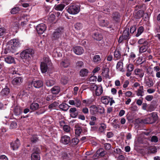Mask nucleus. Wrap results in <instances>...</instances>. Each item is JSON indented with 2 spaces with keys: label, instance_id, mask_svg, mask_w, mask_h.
<instances>
[{
  "label": "nucleus",
  "instance_id": "23",
  "mask_svg": "<svg viewBox=\"0 0 160 160\" xmlns=\"http://www.w3.org/2000/svg\"><path fill=\"white\" fill-rule=\"evenodd\" d=\"M22 78L21 77H18L15 78L12 81V83L14 85L19 84L22 82Z\"/></svg>",
  "mask_w": 160,
  "mask_h": 160
},
{
  "label": "nucleus",
  "instance_id": "47",
  "mask_svg": "<svg viewBox=\"0 0 160 160\" xmlns=\"http://www.w3.org/2000/svg\"><path fill=\"white\" fill-rule=\"evenodd\" d=\"M59 104L58 102H54L53 103L50 104L48 106V108H53L56 107L57 106H58Z\"/></svg>",
  "mask_w": 160,
  "mask_h": 160
},
{
  "label": "nucleus",
  "instance_id": "13",
  "mask_svg": "<svg viewBox=\"0 0 160 160\" xmlns=\"http://www.w3.org/2000/svg\"><path fill=\"white\" fill-rule=\"evenodd\" d=\"M70 142V138L69 137L65 135L61 137V142L65 144H68Z\"/></svg>",
  "mask_w": 160,
  "mask_h": 160
},
{
  "label": "nucleus",
  "instance_id": "43",
  "mask_svg": "<svg viewBox=\"0 0 160 160\" xmlns=\"http://www.w3.org/2000/svg\"><path fill=\"white\" fill-rule=\"evenodd\" d=\"M38 140V138L35 135L32 136L30 139V141L32 143H36Z\"/></svg>",
  "mask_w": 160,
  "mask_h": 160
},
{
  "label": "nucleus",
  "instance_id": "50",
  "mask_svg": "<svg viewBox=\"0 0 160 160\" xmlns=\"http://www.w3.org/2000/svg\"><path fill=\"white\" fill-rule=\"evenodd\" d=\"M17 126V123L16 122H12L10 124V128L12 129L15 128H16Z\"/></svg>",
  "mask_w": 160,
  "mask_h": 160
},
{
  "label": "nucleus",
  "instance_id": "2",
  "mask_svg": "<svg viewBox=\"0 0 160 160\" xmlns=\"http://www.w3.org/2000/svg\"><path fill=\"white\" fill-rule=\"evenodd\" d=\"M34 53V51L32 49H26L21 52L20 56L23 59L24 62L28 63L31 58L32 57V55Z\"/></svg>",
  "mask_w": 160,
  "mask_h": 160
},
{
  "label": "nucleus",
  "instance_id": "5",
  "mask_svg": "<svg viewBox=\"0 0 160 160\" xmlns=\"http://www.w3.org/2000/svg\"><path fill=\"white\" fill-rule=\"evenodd\" d=\"M89 88L91 91L95 90L96 94L97 96L101 95L102 92L103 90L102 87H98L97 85L92 84L90 85Z\"/></svg>",
  "mask_w": 160,
  "mask_h": 160
},
{
  "label": "nucleus",
  "instance_id": "57",
  "mask_svg": "<svg viewBox=\"0 0 160 160\" xmlns=\"http://www.w3.org/2000/svg\"><path fill=\"white\" fill-rule=\"evenodd\" d=\"M109 72V69L108 68H104L103 70L102 73H105L106 75L108 74Z\"/></svg>",
  "mask_w": 160,
  "mask_h": 160
},
{
  "label": "nucleus",
  "instance_id": "52",
  "mask_svg": "<svg viewBox=\"0 0 160 160\" xmlns=\"http://www.w3.org/2000/svg\"><path fill=\"white\" fill-rule=\"evenodd\" d=\"M79 141V139L77 138H74L72 140V142L74 145H77Z\"/></svg>",
  "mask_w": 160,
  "mask_h": 160
},
{
  "label": "nucleus",
  "instance_id": "63",
  "mask_svg": "<svg viewBox=\"0 0 160 160\" xmlns=\"http://www.w3.org/2000/svg\"><path fill=\"white\" fill-rule=\"evenodd\" d=\"M44 62H45L47 63V64L48 63H49V64L51 63V61L49 60V58L47 57L44 58Z\"/></svg>",
  "mask_w": 160,
  "mask_h": 160
},
{
  "label": "nucleus",
  "instance_id": "15",
  "mask_svg": "<svg viewBox=\"0 0 160 160\" xmlns=\"http://www.w3.org/2000/svg\"><path fill=\"white\" fill-rule=\"evenodd\" d=\"M40 68L42 72L45 73L48 68L47 64L45 62H41L40 65Z\"/></svg>",
  "mask_w": 160,
  "mask_h": 160
},
{
  "label": "nucleus",
  "instance_id": "16",
  "mask_svg": "<svg viewBox=\"0 0 160 160\" xmlns=\"http://www.w3.org/2000/svg\"><path fill=\"white\" fill-rule=\"evenodd\" d=\"M70 106H68L65 103H62L59 105V108L62 111H67Z\"/></svg>",
  "mask_w": 160,
  "mask_h": 160
},
{
  "label": "nucleus",
  "instance_id": "51",
  "mask_svg": "<svg viewBox=\"0 0 160 160\" xmlns=\"http://www.w3.org/2000/svg\"><path fill=\"white\" fill-rule=\"evenodd\" d=\"M151 141L152 142H157L158 141V138L157 136H153L151 138Z\"/></svg>",
  "mask_w": 160,
  "mask_h": 160
},
{
  "label": "nucleus",
  "instance_id": "4",
  "mask_svg": "<svg viewBox=\"0 0 160 160\" xmlns=\"http://www.w3.org/2000/svg\"><path fill=\"white\" fill-rule=\"evenodd\" d=\"M64 31V28L62 27H59L55 29L52 36L53 40L58 39L61 37Z\"/></svg>",
  "mask_w": 160,
  "mask_h": 160
},
{
  "label": "nucleus",
  "instance_id": "3",
  "mask_svg": "<svg viewBox=\"0 0 160 160\" xmlns=\"http://www.w3.org/2000/svg\"><path fill=\"white\" fill-rule=\"evenodd\" d=\"M158 118L157 113L153 112L150 114L147 118L144 119H142L139 122L144 124H152L157 121Z\"/></svg>",
  "mask_w": 160,
  "mask_h": 160
},
{
  "label": "nucleus",
  "instance_id": "35",
  "mask_svg": "<svg viewBox=\"0 0 160 160\" xmlns=\"http://www.w3.org/2000/svg\"><path fill=\"white\" fill-rule=\"evenodd\" d=\"M144 30V28L142 26L139 27L138 29L137 32L135 35L136 37H138L143 32Z\"/></svg>",
  "mask_w": 160,
  "mask_h": 160
},
{
  "label": "nucleus",
  "instance_id": "32",
  "mask_svg": "<svg viewBox=\"0 0 160 160\" xmlns=\"http://www.w3.org/2000/svg\"><path fill=\"white\" fill-rule=\"evenodd\" d=\"M144 92L143 86H142L139 87V88L138 90L137 95L138 96H142V93Z\"/></svg>",
  "mask_w": 160,
  "mask_h": 160
},
{
  "label": "nucleus",
  "instance_id": "45",
  "mask_svg": "<svg viewBox=\"0 0 160 160\" xmlns=\"http://www.w3.org/2000/svg\"><path fill=\"white\" fill-rule=\"evenodd\" d=\"M82 131V128L80 127H78L75 129V134L78 136H79Z\"/></svg>",
  "mask_w": 160,
  "mask_h": 160
},
{
  "label": "nucleus",
  "instance_id": "55",
  "mask_svg": "<svg viewBox=\"0 0 160 160\" xmlns=\"http://www.w3.org/2000/svg\"><path fill=\"white\" fill-rule=\"evenodd\" d=\"M136 26H133L130 28V31L131 33H133L136 31Z\"/></svg>",
  "mask_w": 160,
  "mask_h": 160
},
{
  "label": "nucleus",
  "instance_id": "27",
  "mask_svg": "<svg viewBox=\"0 0 160 160\" xmlns=\"http://www.w3.org/2000/svg\"><path fill=\"white\" fill-rule=\"evenodd\" d=\"M88 73V70L85 68L82 69L80 71V75L82 77L86 76Z\"/></svg>",
  "mask_w": 160,
  "mask_h": 160
},
{
  "label": "nucleus",
  "instance_id": "37",
  "mask_svg": "<svg viewBox=\"0 0 160 160\" xmlns=\"http://www.w3.org/2000/svg\"><path fill=\"white\" fill-rule=\"evenodd\" d=\"M31 160H40L39 155L32 154L31 155Z\"/></svg>",
  "mask_w": 160,
  "mask_h": 160
},
{
  "label": "nucleus",
  "instance_id": "56",
  "mask_svg": "<svg viewBox=\"0 0 160 160\" xmlns=\"http://www.w3.org/2000/svg\"><path fill=\"white\" fill-rule=\"evenodd\" d=\"M98 112L100 114L103 113L104 112V109L102 107H98Z\"/></svg>",
  "mask_w": 160,
  "mask_h": 160
},
{
  "label": "nucleus",
  "instance_id": "59",
  "mask_svg": "<svg viewBox=\"0 0 160 160\" xmlns=\"http://www.w3.org/2000/svg\"><path fill=\"white\" fill-rule=\"evenodd\" d=\"M145 42H148L147 41H145L144 39L143 38H142L139 39L138 42V43L139 44H143V45H145Z\"/></svg>",
  "mask_w": 160,
  "mask_h": 160
},
{
  "label": "nucleus",
  "instance_id": "53",
  "mask_svg": "<svg viewBox=\"0 0 160 160\" xmlns=\"http://www.w3.org/2000/svg\"><path fill=\"white\" fill-rule=\"evenodd\" d=\"M154 105L152 104H151L148 107L147 110L148 112H151L154 110Z\"/></svg>",
  "mask_w": 160,
  "mask_h": 160
},
{
  "label": "nucleus",
  "instance_id": "1",
  "mask_svg": "<svg viewBox=\"0 0 160 160\" xmlns=\"http://www.w3.org/2000/svg\"><path fill=\"white\" fill-rule=\"evenodd\" d=\"M19 45V42L16 39L11 40L7 43L5 49L7 52L18 54L16 53L17 47Z\"/></svg>",
  "mask_w": 160,
  "mask_h": 160
},
{
  "label": "nucleus",
  "instance_id": "22",
  "mask_svg": "<svg viewBox=\"0 0 160 160\" xmlns=\"http://www.w3.org/2000/svg\"><path fill=\"white\" fill-rule=\"evenodd\" d=\"M98 108L95 105H92L90 107V112L92 115L98 112Z\"/></svg>",
  "mask_w": 160,
  "mask_h": 160
},
{
  "label": "nucleus",
  "instance_id": "46",
  "mask_svg": "<svg viewBox=\"0 0 160 160\" xmlns=\"http://www.w3.org/2000/svg\"><path fill=\"white\" fill-rule=\"evenodd\" d=\"M19 10V8L18 7H14L11 10V12L12 14H15L17 13Z\"/></svg>",
  "mask_w": 160,
  "mask_h": 160
},
{
  "label": "nucleus",
  "instance_id": "58",
  "mask_svg": "<svg viewBox=\"0 0 160 160\" xmlns=\"http://www.w3.org/2000/svg\"><path fill=\"white\" fill-rule=\"evenodd\" d=\"M106 128V125L104 123H101V126L99 128V129L101 130V132H102L104 129Z\"/></svg>",
  "mask_w": 160,
  "mask_h": 160
},
{
  "label": "nucleus",
  "instance_id": "38",
  "mask_svg": "<svg viewBox=\"0 0 160 160\" xmlns=\"http://www.w3.org/2000/svg\"><path fill=\"white\" fill-rule=\"evenodd\" d=\"M146 85L149 87L152 86L153 85V82L152 79L148 78L145 82Z\"/></svg>",
  "mask_w": 160,
  "mask_h": 160
},
{
  "label": "nucleus",
  "instance_id": "31",
  "mask_svg": "<svg viewBox=\"0 0 160 160\" xmlns=\"http://www.w3.org/2000/svg\"><path fill=\"white\" fill-rule=\"evenodd\" d=\"M60 90V88L58 86L54 87L52 89L51 91L53 94H58Z\"/></svg>",
  "mask_w": 160,
  "mask_h": 160
},
{
  "label": "nucleus",
  "instance_id": "20",
  "mask_svg": "<svg viewBox=\"0 0 160 160\" xmlns=\"http://www.w3.org/2000/svg\"><path fill=\"white\" fill-rule=\"evenodd\" d=\"M148 42H145V45H143L139 48V52L140 53L144 52L147 51L148 48Z\"/></svg>",
  "mask_w": 160,
  "mask_h": 160
},
{
  "label": "nucleus",
  "instance_id": "10",
  "mask_svg": "<svg viewBox=\"0 0 160 160\" xmlns=\"http://www.w3.org/2000/svg\"><path fill=\"white\" fill-rule=\"evenodd\" d=\"M73 51L77 55H80L84 52L82 48L80 46H76L73 48Z\"/></svg>",
  "mask_w": 160,
  "mask_h": 160
},
{
  "label": "nucleus",
  "instance_id": "42",
  "mask_svg": "<svg viewBox=\"0 0 160 160\" xmlns=\"http://www.w3.org/2000/svg\"><path fill=\"white\" fill-rule=\"evenodd\" d=\"M101 102L105 104H108L109 102V100L106 97H102L101 98Z\"/></svg>",
  "mask_w": 160,
  "mask_h": 160
},
{
  "label": "nucleus",
  "instance_id": "6",
  "mask_svg": "<svg viewBox=\"0 0 160 160\" xmlns=\"http://www.w3.org/2000/svg\"><path fill=\"white\" fill-rule=\"evenodd\" d=\"M79 11V7L76 5L69 6L67 9V11L69 13L72 14H75L78 13Z\"/></svg>",
  "mask_w": 160,
  "mask_h": 160
},
{
  "label": "nucleus",
  "instance_id": "61",
  "mask_svg": "<svg viewBox=\"0 0 160 160\" xmlns=\"http://www.w3.org/2000/svg\"><path fill=\"white\" fill-rule=\"evenodd\" d=\"M129 108L132 111H135L137 110L138 108L136 105L131 106Z\"/></svg>",
  "mask_w": 160,
  "mask_h": 160
},
{
  "label": "nucleus",
  "instance_id": "64",
  "mask_svg": "<svg viewBox=\"0 0 160 160\" xmlns=\"http://www.w3.org/2000/svg\"><path fill=\"white\" fill-rule=\"evenodd\" d=\"M153 96L152 95H148L147 96L145 99L148 101H151L153 98Z\"/></svg>",
  "mask_w": 160,
  "mask_h": 160
},
{
  "label": "nucleus",
  "instance_id": "24",
  "mask_svg": "<svg viewBox=\"0 0 160 160\" xmlns=\"http://www.w3.org/2000/svg\"><path fill=\"white\" fill-rule=\"evenodd\" d=\"M9 89L8 88H6L3 89L1 92V95L6 97L9 93Z\"/></svg>",
  "mask_w": 160,
  "mask_h": 160
},
{
  "label": "nucleus",
  "instance_id": "11",
  "mask_svg": "<svg viewBox=\"0 0 160 160\" xmlns=\"http://www.w3.org/2000/svg\"><path fill=\"white\" fill-rule=\"evenodd\" d=\"M31 84L36 88H39L43 86V83L41 81L39 80L32 81Z\"/></svg>",
  "mask_w": 160,
  "mask_h": 160
},
{
  "label": "nucleus",
  "instance_id": "33",
  "mask_svg": "<svg viewBox=\"0 0 160 160\" xmlns=\"http://www.w3.org/2000/svg\"><path fill=\"white\" fill-rule=\"evenodd\" d=\"M123 63L122 62H118L117 65V68L121 71L123 72L124 70H123Z\"/></svg>",
  "mask_w": 160,
  "mask_h": 160
},
{
  "label": "nucleus",
  "instance_id": "54",
  "mask_svg": "<svg viewBox=\"0 0 160 160\" xmlns=\"http://www.w3.org/2000/svg\"><path fill=\"white\" fill-rule=\"evenodd\" d=\"M75 28L77 30H80L82 27V24L80 23H77L74 25Z\"/></svg>",
  "mask_w": 160,
  "mask_h": 160
},
{
  "label": "nucleus",
  "instance_id": "26",
  "mask_svg": "<svg viewBox=\"0 0 160 160\" xmlns=\"http://www.w3.org/2000/svg\"><path fill=\"white\" fill-rule=\"evenodd\" d=\"M134 72L136 75H138L139 77L142 78L144 75V73L141 69L137 68L134 70Z\"/></svg>",
  "mask_w": 160,
  "mask_h": 160
},
{
  "label": "nucleus",
  "instance_id": "40",
  "mask_svg": "<svg viewBox=\"0 0 160 160\" xmlns=\"http://www.w3.org/2000/svg\"><path fill=\"white\" fill-rule=\"evenodd\" d=\"M148 152L152 153H155L157 152V149L155 146H152L148 149Z\"/></svg>",
  "mask_w": 160,
  "mask_h": 160
},
{
  "label": "nucleus",
  "instance_id": "17",
  "mask_svg": "<svg viewBox=\"0 0 160 160\" xmlns=\"http://www.w3.org/2000/svg\"><path fill=\"white\" fill-rule=\"evenodd\" d=\"M106 152L105 151H104L102 149H100L97 151L96 152V156H98L99 158L102 157H104L106 155Z\"/></svg>",
  "mask_w": 160,
  "mask_h": 160
},
{
  "label": "nucleus",
  "instance_id": "9",
  "mask_svg": "<svg viewBox=\"0 0 160 160\" xmlns=\"http://www.w3.org/2000/svg\"><path fill=\"white\" fill-rule=\"evenodd\" d=\"M99 23L100 25L102 27H107L108 25V22L103 19L102 17L99 16L98 17Z\"/></svg>",
  "mask_w": 160,
  "mask_h": 160
},
{
  "label": "nucleus",
  "instance_id": "39",
  "mask_svg": "<svg viewBox=\"0 0 160 160\" xmlns=\"http://www.w3.org/2000/svg\"><path fill=\"white\" fill-rule=\"evenodd\" d=\"M114 57L117 59H119L121 58V53L119 50H115L114 52Z\"/></svg>",
  "mask_w": 160,
  "mask_h": 160
},
{
  "label": "nucleus",
  "instance_id": "7",
  "mask_svg": "<svg viewBox=\"0 0 160 160\" xmlns=\"http://www.w3.org/2000/svg\"><path fill=\"white\" fill-rule=\"evenodd\" d=\"M46 28V27L45 24L41 23L37 25L36 29L38 34H42L44 32Z\"/></svg>",
  "mask_w": 160,
  "mask_h": 160
},
{
  "label": "nucleus",
  "instance_id": "49",
  "mask_svg": "<svg viewBox=\"0 0 160 160\" xmlns=\"http://www.w3.org/2000/svg\"><path fill=\"white\" fill-rule=\"evenodd\" d=\"M127 71L128 72L132 71L134 69V66L132 64H129L127 67Z\"/></svg>",
  "mask_w": 160,
  "mask_h": 160
},
{
  "label": "nucleus",
  "instance_id": "21",
  "mask_svg": "<svg viewBox=\"0 0 160 160\" xmlns=\"http://www.w3.org/2000/svg\"><path fill=\"white\" fill-rule=\"evenodd\" d=\"M70 64V61L68 59H65L62 61L61 62V66L64 68H67L69 66Z\"/></svg>",
  "mask_w": 160,
  "mask_h": 160
},
{
  "label": "nucleus",
  "instance_id": "28",
  "mask_svg": "<svg viewBox=\"0 0 160 160\" xmlns=\"http://www.w3.org/2000/svg\"><path fill=\"white\" fill-rule=\"evenodd\" d=\"M93 38L96 40L101 41L102 38V35L98 33H94L92 36Z\"/></svg>",
  "mask_w": 160,
  "mask_h": 160
},
{
  "label": "nucleus",
  "instance_id": "44",
  "mask_svg": "<svg viewBox=\"0 0 160 160\" xmlns=\"http://www.w3.org/2000/svg\"><path fill=\"white\" fill-rule=\"evenodd\" d=\"M93 60L94 62L98 63L101 60L100 56L98 55H95L93 58Z\"/></svg>",
  "mask_w": 160,
  "mask_h": 160
},
{
  "label": "nucleus",
  "instance_id": "48",
  "mask_svg": "<svg viewBox=\"0 0 160 160\" xmlns=\"http://www.w3.org/2000/svg\"><path fill=\"white\" fill-rule=\"evenodd\" d=\"M83 66V63L82 61H79L76 64L77 68H79L82 67Z\"/></svg>",
  "mask_w": 160,
  "mask_h": 160
},
{
  "label": "nucleus",
  "instance_id": "25",
  "mask_svg": "<svg viewBox=\"0 0 160 160\" xmlns=\"http://www.w3.org/2000/svg\"><path fill=\"white\" fill-rule=\"evenodd\" d=\"M14 112L15 115H19L21 113L22 110L20 107L16 106L14 108Z\"/></svg>",
  "mask_w": 160,
  "mask_h": 160
},
{
  "label": "nucleus",
  "instance_id": "62",
  "mask_svg": "<svg viewBox=\"0 0 160 160\" xmlns=\"http://www.w3.org/2000/svg\"><path fill=\"white\" fill-rule=\"evenodd\" d=\"M63 129L64 131L67 132H68L69 131V127L67 125H64L63 127Z\"/></svg>",
  "mask_w": 160,
  "mask_h": 160
},
{
  "label": "nucleus",
  "instance_id": "12",
  "mask_svg": "<svg viewBox=\"0 0 160 160\" xmlns=\"http://www.w3.org/2000/svg\"><path fill=\"white\" fill-rule=\"evenodd\" d=\"M69 112L71 113L70 116L72 118L76 117L78 114V112L75 108H71L69 110Z\"/></svg>",
  "mask_w": 160,
  "mask_h": 160
},
{
  "label": "nucleus",
  "instance_id": "36",
  "mask_svg": "<svg viewBox=\"0 0 160 160\" xmlns=\"http://www.w3.org/2000/svg\"><path fill=\"white\" fill-rule=\"evenodd\" d=\"M55 83L54 81L52 80H47L46 81V84L48 87H50L53 85Z\"/></svg>",
  "mask_w": 160,
  "mask_h": 160
},
{
  "label": "nucleus",
  "instance_id": "41",
  "mask_svg": "<svg viewBox=\"0 0 160 160\" xmlns=\"http://www.w3.org/2000/svg\"><path fill=\"white\" fill-rule=\"evenodd\" d=\"M144 13V11L140 10L137 12L136 13V15L138 18H140L143 16Z\"/></svg>",
  "mask_w": 160,
  "mask_h": 160
},
{
  "label": "nucleus",
  "instance_id": "14",
  "mask_svg": "<svg viewBox=\"0 0 160 160\" xmlns=\"http://www.w3.org/2000/svg\"><path fill=\"white\" fill-rule=\"evenodd\" d=\"M112 17L114 20L116 22H118L119 21L120 15L118 12H116L113 13Z\"/></svg>",
  "mask_w": 160,
  "mask_h": 160
},
{
  "label": "nucleus",
  "instance_id": "30",
  "mask_svg": "<svg viewBox=\"0 0 160 160\" xmlns=\"http://www.w3.org/2000/svg\"><path fill=\"white\" fill-rule=\"evenodd\" d=\"M32 154L39 155L41 153V150L37 147L35 146L32 149Z\"/></svg>",
  "mask_w": 160,
  "mask_h": 160
},
{
  "label": "nucleus",
  "instance_id": "18",
  "mask_svg": "<svg viewBox=\"0 0 160 160\" xmlns=\"http://www.w3.org/2000/svg\"><path fill=\"white\" fill-rule=\"evenodd\" d=\"M122 36L124 40H128L129 38V28H126L123 31Z\"/></svg>",
  "mask_w": 160,
  "mask_h": 160
},
{
  "label": "nucleus",
  "instance_id": "19",
  "mask_svg": "<svg viewBox=\"0 0 160 160\" xmlns=\"http://www.w3.org/2000/svg\"><path fill=\"white\" fill-rule=\"evenodd\" d=\"M5 61L9 64L14 63L15 62L14 58L10 56H8L4 58Z\"/></svg>",
  "mask_w": 160,
  "mask_h": 160
},
{
  "label": "nucleus",
  "instance_id": "34",
  "mask_svg": "<svg viewBox=\"0 0 160 160\" xmlns=\"http://www.w3.org/2000/svg\"><path fill=\"white\" fill-rule=\"evenodd\" d=\"M65 5L61 4L57 5H55L54 7L56 10H57L62 11L65 7Z\"/></svg>",
  "mask_w": 160,
  "mask_h": 160
},
{
  "label": "nucleus",
  "instance_id": "60",
  "mask_svg": "<svg viewBox=\"0 0 160 160\" xmlns=\"http://www.w3.org/2000/svg\"><path fill=\"white\" fill-rule=\"evenodd\" d=\"M104 145L106 149L107 150L110 149L111 148V145L109 143H106L104 144Z\"/></svg>",
  "mask_w": 160,
  "mask_h": 160
},
{
  "label": "nucleus",
  "instance_id": "29",
  "mask_svg": "<svg viewBox=\"0 0 160 160\" xmlns=\"http://www.w3.org/2000/svg\"><path fill=\"white\" fill-rule=\"evenodd\" d=\"M39 104L37 103H33L31 104L30 106L31 110L34 111L38 109L39 108Z\"/></svg>",
  "mask_w": 160,
  "mask_h": 160
},
{
  "label": "nucleus",
  "instance_id": "8",
  "mask_svg": "<svg viewBox=\"0 0 160 160\" xmlns=\"http://www.w3.org/2000/svg\"><path fill=\"white\" fill-rule=\"evenodd\" d=\"M20 144V143L18 138H17L15 141L12 142L10 143L11 147L14 150L18 149Z\"/></svg>",
  "mask_w": 160,
  "mask_h": 160
}]
</instances>
